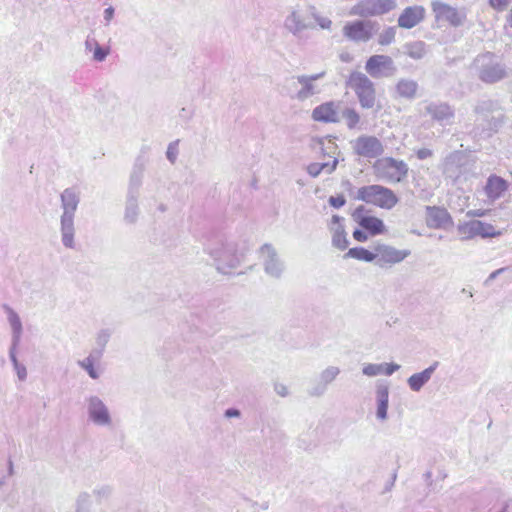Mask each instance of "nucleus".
I'll return each instance as SVG.
<instances>
[{
  "mask_svg": "<svg viewBox=\"0 0 512 512\" xmlns=\"http://www.w3.org/2000/svg\"><path fill=\"white\" fill-rule=\"evenodd\" d=\"M346 87L354 92L362 109L381 108L375 85L365 74L351 72L346 80Z\"/></svg>",
  "mask_w": 512,
  "mask_h": 512,
  "instance_id": "1",
  "label": "nucleus"
},
{
  "mask_svg": "<svg viewBox=\"0 0 512 512\" xmlns=\"http://www.w3.org/2000/svg\"><path fill=\"white\" fill-rule=\"evenodd\" d=\"M355 199L386 210L392 209L398 203L394 191L378 184L360 187Z\"/></svg>",
  "mask_w": 512,
  "mask_h": 512,
  "instance_id": "2",
  "label": "nucleus"
},
{
  "mask_svg": "<svg viewBox=\"0 0 512 512\" xmlns=\"http://www.w3.org/2000/svg\"><path fill=\"white\" fill-rule=\"evenodd\" d=\"M313 145L321 150L323 157L328 156L330 160L323 163H311L307 166V172L312 177H317L320 173L331 174L338 165L336 155L338 154V145L332 136L316 137L313 139Z\"/></svg>",
  "mask_w": 512,
  "mask_h": 512,
  "instance_id": "3",
  "label": "nucleus"
},
{
  "mask_svg": "<svg viewBox=\"0 0 512 512\" xmlns=\"http://www.w3.org/2000/svg\"><path fill=\"white\" fill-rule=\"evenodd\" d=\"M375 174L388 182L397 183L406 178L408 167L402 160L392 157L378 159L373 164Z\"/></svg>",
  "mask_w": 512,
  "mask_h": 512,
  "instance_id": "4",
  "label": "nucleus"
},
{
  "mask_svg": "<svg viewBox=\"0 0 512 512\" xmlns=\"http://www.w3.org/2000/svg\"><path fill=\"white\" fill-rule=\"evenodd\" d=\"M397 7L395 0H360L349 14L359 17H375L389 13Z\"/></svg>",
  "mask_w": 512,
  "mask_h": 512,
  "instance_id": "5",
  "label": "nucleus"
},
{
  "mask_svg": "<svg viewBox=\"0 0 512 512\" xmlns=\"http://www.w3.org/2000/svg\"><path fill=\"white\" fill-rule=\"evenodd\" d=\"M351 216L353 220L369 234V236L382 235L387 232V228L383 220L372 215L370 210L364 205L356 207Z\"/></svg>",
  "mask_w": 512,
  "mask_h": 512,
  "instance_id": "6",
  "label": "nucleus"
},
{
  "mask_svg": "<svg viewBox=\"0 0 512 512\" xmlns=\"http://www.w3.org/2000/svg\"><path fill=\"white\" fill-rule=\"evenodd\" d=\"M431 9L437 23L458 27L465 20V13L463 11L439 0L431 3Z\"/></svg>",
  "mask_w": 512,
  "mask_h": 512,
  "instance_id": "7",
  "label": "nucleus"
},
{
  "mask_svg": "<svg viewBox=\"0 0 512 512\" xmlns=\"http://www.w3.org/2000/svg\"><path fill=\"white\" fill-rule=\"evenodd\" d=\"M343 34L349 40L367 42L373 37L374 23L364 20L348 22L343 27Z\"/></svg>",
  "mask_w": 512,
  "mask_h": 512,
  "instance_id": "8",
  "label": "nucleus"
},
{
  "mask_svg": "<svg viewBox=\"0 0 512 512\" xmlns=\"http://www.w3.org/2000/svg\"><path fill=\"white\" fill-rule=\"evenodd\" d=\"M355 154L365 158H375L383 153L381 141L374 136L362 135L352 143Z\"/></svg>",
  "mask_w": 512,
  "mask_h": 512,
  "instance_id": "9",
  "label": "nucleus"
},
{
  "mask_svg": "<svg viewBox=\"0 0 512 512\" xmlns=\"http://www.w3.org/2000/svg\"><path fill=\"white\" fill-rule=\"evenodd\" d=\"M312 119L322 123H338L341 120L340 102L327 101L316 106L312 111Z\"/></svg>",
  "mask_w": 512,
  "mask_h": 512,
  "instance_id": "10",
  "label": "nucleus"
},
{
  "mask_svg": "<svg viewBox=\"0 0 512 512\" xmlns=\"http://www.w3.org/2000/svg\"><path fill=\"white\" fill-rule=\"evenodd\" d=\"M374 251L376 260L380 265H394L400 263L410 254L408 250H399L384 244H377L374 247Z\"/></svg>",
  "mask_w": 512,
  "mask_h": 512,
  "instance_id": "11",
  "label": "nucleus"
},
{
  "mask_svg": "<svg viewBox=\"0 0 512 512\" xmlns=\"http://www.w3.org/2000/svg\"><path fill=\"white\" fill-rule=\"evenodd\" d=\"M426 17V9L422 5H412L403 9L397 23L404 29H412L422 23Z\"/></svg>",
  "mask_w": 512,
  "mask_h": 512,
  "instance_id": "12",
  "label": "nucleus"
},
{
  "mask_svg": "<svg viewBox=\"0 0 512 512\" xmlns=\"http://www.w3.org/2000/svg\"><path fill=\"white\" fill-rule=\"evenodd\" d=\"M425 221L428 227L433 229H444L453 224V220L446 208L427 206Z\"/></svg>",
  "mask_w": 512,
  "mask_h": 512,
  "instance_id": "13",
  "label": "nucleus"
},
{
  "mask_svg": "<svg viewBox=\"0 0 512 512\" xmlns=\"http://www.w3.org/2000/svg\"><path fill=\"white\" fill-rule=\"evenodd\" d=\"M483 61L487 60L479 71V78L481 81L487 84H493L501 81L505 76L506 72L504 68L496 62L492 61V56L486 55Z\"/></svg>",
  "mask_w": 512,
  "mask_h": 512,
  "instance_id": "14",
  "label": "nucleus"
},
{
  "mask_svg": "<svg viewBox=\"0 0 512 512\" xmlns=\"http://www.w3.org/2000/svg\"><path fill=\"white\" fill-rule=\"evenodd\" d=\"M509 183L504 178L491 174L484 186V193L489 201H496L504 196L508 191Z\"/></svg>",
  "mask_w": 512,
  "mask_h": 512,
  "instance_id": "15",
  "label": "nucleus"
},
{
  "mask_svg": "<svg viewBox=\"0 0 512 512\" xmlns=\"http://www.w3.org/2000/svg\"><path fill=\"white\" fill-rule=\"evenodd\" d=\"M343 222L344 218L338 215L332 216L329 222V229L332 233V244L341 251L347 249L349 244Z\"/></svg>",
  "mask_w": 512,
  "mask_h": 512,
  "instance_id": "16",
  "label": "nucleus"
},
{
  "mask_svg": "<svg viewBox=\"0 0 512 512\" xmlns=\"http://www.w3.org/2000/svg\"><path fill=\"white\" fill-rule=\"evenodd\" d=\"M461 230L470 237H495L500 235V231H498L493 225L478 220L466 223L461 227Z\"/></svg>",
  "mask_w": 512,
  "mask_h": 512,
  "instance_id": "17",
  "label": "nucleus"
},
{
  "mask_svg": "<svg viewBox=\"0 0 512 512\" xmlns=\"http://www.w3.org/2000/svg\"><path fill=\"white\" fill-rule=\"evenodd\" d=\"M392 59L387 55H373L366 61L365 69L371 76H376L382 69L390 67Z\"/></svg>",
  "mask_w": 512,
  "mask_h": 512,
  "instance_id": "18",
  "label": "nucleus"
},
{
  "mask_svg": "<svg viewBox=\"0 0 512 512\" xmlns=\"http://www.w3.org/2000/svg\"><path fill=\"white\" fill-rule=\"evenodd\" d=\"M397 96L404 99H413L417 95L418 85L415 81L401 79L396 84Z\"/></svg>",
  "mask_w": 512,
  "mask_h": 512,
  "instance_id": "19",
  "label": "nucleus"
},
{
  "mask_svg": "<svg viewBox=\"0 0 512 512\" xmlns=\"http://www.w3.org/2000/svg\"><path fill=\"white\" fill-rule=\"evenodd\" d=\"M90 416L91 418L99 423L105 424L109 421L108 411L103 403L98 399H92L90 402Z\"/></svg>",
  "mask_w": 512,
  "mask_h": 512,
  "instance_id": "20",
  "label": "nucleus"
},
{
  "mask_svg": "<svg viewBox=\"0 0 512 512\" xmlns=\"http://www.w3.org/2000/svg\"><path fill=\"white\" fill-rule=\"evenodd\" d=\"M435 367L431 366L420 373L413 374L408 379L410 388L414 391H418L421 387L430 379Z\"/></svg>",
  "mask_w": 512,
  "mask_h": 512,
  "instance_id": "21",
  "label": "nucleus"
},
{
  "mask_svg": "<svg viewBox=\"0 0 512 512\" xmlns=\"http://www.w3.org/2000/svg\"><path fill=\"white\" fill-rule=\"evenodd\" d=\"M344 258H352L364 262H373L376 260L375 251L371 252L364 247L350 248L344 255Z\"/></svg>",
  "mask_w": 512,
  "mask_h": 512,
  "instance_id": "22",
  "label": "nucleus"
},
{
  "mask_svg": "<svg viewBox=\"0 0 512 512\" xmlns=\"http://www.w3.org/2000/svg\"><path fill=\"white\" fill-rule=\"evenodd\" d=\"M62 224V240L66 247L73 246V218L71 215L63 214Z\"/></svg>",
  "mask_w": 512,
  "mask_h": 512,
  "instance_id": "23",
  "label": "nucleus"
},
{
  "mask_svg": "<svg viewBox=\"0 0 512 512\" xmlns=\"http://www.w3.org/2000/svg\"><path fill=\"white\" fill-rule=\"evenodd\" d=\"M61 198L63 208L65 210L64 214L71 215L73 217V212L76 210L78 204L77 194L72 189H66L62 193Z\"/></svg>",
  "mask_w": 512,
  "mask_h": 512,
  "instance_id": "24",
  "label": "nucleus"
},
{
  "mask_svg": "<svg viewBox=\"0 0 512 512\" xmlns=\"http://www.w3.org/2000/svg\"><path fill=\"white\" fill-rule=\"evenodd\" d=\"M377 397H378L377 416L380 419H385L387 416V409H388V389L386 387L380 388L377 391Z\"/></svg>",
  "mask_w": 512,
  "mask_h": 512,
  "instance_id": "25",
  "label": "nucleus"
},
{
  "mask_svg": "<svg viewBox=\"0 0 512 512\" xmlns=\"http://www.w3.org/2000/svg\"><path fill=\"white\" fill-rule=\"evenodd\" d=\"M342 115H343V117H344V119L346 121L347 126L350 129L355 128L359 124V122H360V115L353 108H346L343 111Z\"/></svg>",
  "mask_w": 512,
  "mask_h": 512,
  "instance_id": "26",
  "label": "nucleus"
},
{
  "mask_svg": "<svg viewBox=\"0 0 512 512\" xmlns=\"http://www.w3.org/2000/svg\"><path fill=\"white\" fill-rule=\"evenodd\" d=\"M396 36V30L394 27H387L378 36V44L381 46L390 45L394 42Z\"/></svg>",
  "mask_w": 512,
  "mask_h": 512,
  "instance_id": "27",
  "label": "nucleus"
},
{
  "mask_svg": "<svg viewBox=\"0 0 512 512\" xmlns=\"http://www.w3.org/2000/svg\"><path fill=\"white\" fill-rule=\"evenodd\" d=\"M96 362L97 359L93 356H89L83 362H81V366L88 372L89 376L93 379L98 378V373L95 369Z\"/></svg>",
  "mask_w": 512,
  "mask_h": 512,
  "instance_id": "28",
  "label": "nucleus"
},
{
  "mask_svg": "<svg viewBox=\"0 0 512 512\" xmlns=\"http://www.w3.org/2000/svg\"><path fill=\"white\" fill-rule=\"evenodd\" d=\"M512 0H488L489 6L496 12H502L507 9Z\"/></svg>",
  "mask_w": 512,
  "mask_h": 512,
  "instance_id": "29",
  "label": "nucleus"
},
{
  "mask_svg": "<svg viewBox=\"0 0 512 512\" xmlns=\"http://www.w3.org/2000/svg\"><path fill=\"white\" fill-rule=\"evenodd\" d=\"M424 53V44L414 43L408 47V54L413 58H420Z\"/></svg>",
  "mask_w": 512,
  "mask_h": 512,
  "instance_id": "30",
  "label": "nucleus"
},
{
  "mask_svg": "<svg viewBox=\"0 0 512 512\" xmlns=\"http://www.w3.org/2000/svg\"><path fill=\"white\" fill-rule=\"evenodd\" d=\"M383 365L368 364L363 368V373L367 376H376L382 374Z\"/></svg>",
  "mask_w": 512,
  "mask_h": 512,
  "instance_id": "31",
  "label": "nucleus"
},
{
  "mask_svg": "<svg viewBox=\"0 0 512 512\" xmlns=\"http://www.w3.org/2000/svg\"><path fill=\"white\" fill-rule=\"evenodd\" d=\"M109 49L102 48L97 45L94 49L93 57L97 61H103L105 57L108 55Z\"/></svg>",
  "mask_w": 512,
  "mask_h": 512,
  "instance_id": "32",
  "label": "nucleus"
},
{
  "mask_svg": "<svg viewBox=\"0 0 512 512\" xmlns=\"http://www.w3.org/2000/svg\"><path fill=\"white\" fill-rule=\"evenodd\" d=\"M321 75L313 76H302L299 78V82L309 91L312 89L311 82L317 80Z\"/></svg>",
  "mask_w": 512,
  "mask_h": 512,
  "instance_id": "33",
  "label": "nucleus"
},
{
  "mask_svg": "<svg viewBox=\"0 0 512 512\" xmlns=\"http://www.w3.org/2000/svg\"><path fill=\"white\" fill-rule=\"evenodd\" d=\"M329 203L335 208H340L346 203V200L343 195L332 196L329 198Z\"/></svg>",
  "mask_w": 512,
  "mask_h": 512,
  "instance_id": "34",
  "label": "nucleus"
},
{
  "mask_svg": "<svg viewBox=\"0 0 512 512\" xmlns=\"http://www.w3.org/2000/svg\"><path fill=\"white\" fill-rule=\"evenodd\" d=\"M369 234L365 230L356 229L353 232V238L358 242H365L368 240Z\"/></svg>",
  "mask_w": 512,
  "mask_h": 512,
  "instance_id": "35",
  "label": "nucleus"
},
{
  "mask_svg": "<svg viewBox=\"0 0 512 512\" xmlns=\"http://www.w3.org/2000/svg\"><path fill=\"white\" fill-rule=\"evenodd\" d=\"M416 155H417L418 159L424 160V159L430 158L433 155V153L430 149L421 148V149L417 150Z\"/></svg>",
  "mask_w": 512,
  "mask_h": 512,
  "instance_id": "36",
  "label": "nucleus"
},
{
  "mask_svg": "<svg viewBox=\"0 0 512 512\" xmlns=\"http://www.w3.org/2000/svg\"><path fill=\"white\" fill-rule=\"evenodd\" d=\"M398 368H399V366L396 365V364H384L383 365V372H382V374L391 375L396 370H398Z\"/></svg>",
  "mask_w": 512,
  "mask_h": 512,
  "instance_id": "37",
  "label": "nucleus"
},
{
  "mask_svg": "<svg viewBox=\"0 0 512 512\" xmlns=\"http://www.w3.org/2000/svg\"><path fill=\"white\" fill-rule=\"evenodd\" d=\"M104 13H105V19L109 21V20H111V19H112V17H113L114 10H113V8L109 7V8H107V9L105 10V12H104Z\"/></svg>",
  "mask_w": 512,
  "mask_h": 512,
  "instance_id": "38",
  "label": "nucleus"
},
{
  "mask_svg": "<svg viewBox=\"0 0 512 512\" xmlns=\"http://www.w3.org/2000/svg\"><path fill=\"white\" fill-rule=\"evenodd\" d=\"M225 414L227 417H237V416H239V411L235 410V409H229L226 411Z\"/></svg>",
  "mask_w": 512,
  "mask_h": 512,
  "instance_id": "39",
  "label": "nucleus"
},
{
  "mask_svg": "<svg viewBox=\"0 0 512 512\" xmlns=\"http://www.w3.org/2000/svg\"><path fill=\"white\" fill-rule=\"evenodd\" d=\"M506 22L510 28H512V6L509 10L508 14L506 15Z\"/></svg>",
  "mask_w": 512,
  "mask_h": 512,
  "instance_id": "40",
  "label": "nucleus"
},
{
  "mask_svg": "<svg viewBox=\"0 0 512 512\" xmlns=\"http://www.w3.org/2000/svg\"><path fill=\"white\" fill-rule=\"evenodd\" d=\"M167 156H168V158H169L172 162H174V161H175V157H176V155H175V153L172 151V149H171V148H169V149H168V151H167Z\"/></svg>",
  "mask_w": 512,
  "mask_h": 512,
  "instance_id": "41",
  "label": "nucleus"
}]
</instances>
